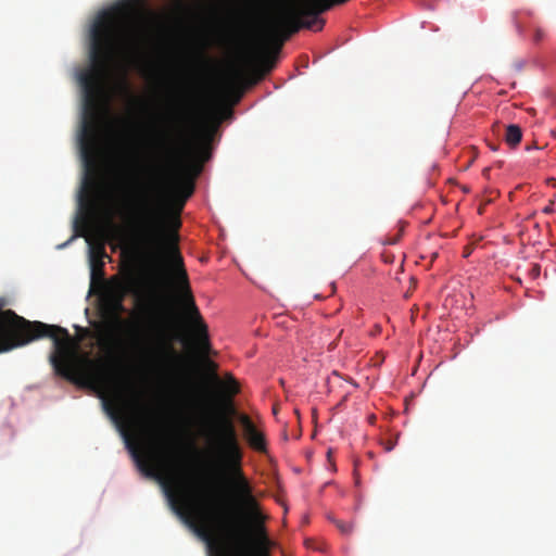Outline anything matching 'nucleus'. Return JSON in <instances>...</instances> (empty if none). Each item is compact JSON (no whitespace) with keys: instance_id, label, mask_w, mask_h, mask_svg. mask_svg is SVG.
Wrapping results in <instances>:
<instances>
[{"instance_id":"2eb2a0df","label":"nucleus","mask_w":556,"mask_h":556,"mask_svg":"<svg viewBox=\"0 0 556 556\" xmlns=\"http://www.w3.org/2000/svg\"><path fill=\"white\" fill-rule=\"evenodd\" d=\"M115 3L118 5L127 7V5H132V4H148L149 2H125V1H122V2H115Z\"/></svg>"},{"instance_id":"ddd939ff","label":"nucleus","mask_w":556,"mask_h":556,"mask_svg":"<svg viewBox=\"0 0 556 556\" xmlns=\"http://www.w3.org/2000/svg\"><path fill=\"white\" fill-rule=\"evenodd\" d=\"M401 235H402V230H400V231L397 232V235H395V236H393V237H388V238H386V240L383 241V243H384V244H390V245L395 244V243H397V242L400 241V239H401Z\"/></svg>"},{"instance_id":"1a4fd4ad","label":"nucleus","mask_w":556,"mask_h":556,"mask_svg":"<svg viewBox=\"0 0 556 556\" xmlns=\"http://www.w3.org/2000/svg\"><path fill=\"white\" fill-rule=\"evenodd\" d=\"M104 257H108V254L103 244H90L89 263L92 281H102L104 279Z\"/></svg>"},{"instance_id":"f8f14e48","label":"nucleus","mask_w":556,"mask_h":556,"mask_svg":"<svg viewBox=\"0 0 556 556\" xmlns=\"http://www.w3.org/2000/svg\"><path fill=\"white\" fill-rule=\"evenodd\" d=\"M545 38V33L541 28H535L533 31L532 40L534 43H540Z\"/></svg>"},{"instance_id":"7ed1b4c3","label":"nucleus","mask_w":556,"mask_h":556,"mask_svg":"<svg viewBox=\"0 0 556 556\" xmlns=\"http://www.w3.org/2000/svg\"><path fill=\"white\" fill-rule=\"evenodd\" d=\"M124 22L112 8L101 11L90 29V67L81 71L78 80L83 89L86 113L96 119L104 97L105 80L114 62Z\"/></svg>"},{"instance_id":"6ab92c4d","label":"nucleus","mask_w":556,"mask_h":556,"mask_svg":"<svg viewBox=\"0 0 556 556\" xmlns=\"http://www.w3.org/2000/svg\"><path fill=\"white\" fill-rule=\"evenodd\" d=\"M492 150H496V147L495 146H490Z\"/></svg>"},{"instance_id":"f257e3e1","label":"nucleus","mask_w":556,"mask_h":556,"mask_svg":"<svg viewBox=\"0 0 556 556\" xmlns=\"http://www.w3.org/2000/svg\"><path fill=\"white\" fill-rule=\"evenodd\" d=\"M193 108V93L189 87L185 88L166 114L164 127L156 132L147 184L127 216L142 260L150 265L172 262L175 300L193 326V346L206 356L211 351L208 329L195 305L178 248L180 213L194 192L188 161L194 155L202 161L210 159L208 144L214 131L202 128L198 142L191 144L189 130L194 121Z\"/></svg>"},{"instance_id":"4468645a","label":"nucleus","mask_w":556,"mask_h":556,"mask_svg":"<svg viewBox=\"0 0 556 556\" xmlns=\"http://www.w3.org/2000/svg\"><path fill=\"white\" fill-rule=\"evenodd\" d=\"M544 214H552L554 213V201L551 200L549 203L542 210Z\"/></svg>"},{"instance_id":"f03ea898","label":"nucleus","mask_w":556,"mask_h":556,"mask_svg":"<svg viewBox=\"0 0 556 556\" xmlns=\"http://www.w3.org/2000/svg\"><path fill=\"white\" fill-rule=\"evenodd\" d=\"M187 4L188 2H173ZM195 4H257L249 18V52L270 72L283 45L302 29L320 31V16L339 2H194Z\"/></svg>"},{"instance_id":"20e7f679","label":"nucleus","mask_w":556,"mask_h":556,"mask_svg":"<svg viewBox=\"0 0 556 556\" xmlns=\"http://www.w3.org/2000/svg\"><path fill=\"white\" fill-rule=\"evenodd\" d=\"M112 298L110 301L111 311L117 323H125L121 318V314L126 313L124 300L128 294L140 296L142 292V280L134 271L128 270L122 278L115 276L111 279Z\"/></svg>"},{"instance_id":"423d86ee","label":"nucleus","mask_w":556,"mask_h":556,"mask_svg":"<svg viewBox=\"0 0 556 556\" xmlns=\"http://www.w3.org/2000/svg\"><path fill=\"white\" fill-rule=\"evenodd\" d=\"M208 365L212 367V372L210 375L211 382L220 390V378L216 372V364L213 362H208ZM212 407L215 408L216 415L214 422L210 424V427L206 431L203 432L206 438V442L216 457L218 463L220 464V392L212 402Z\"/></svg>"},{"instance_id":"9d476101","label":"nucleus","mask_w":556,"mask_h":556,"mask_svg":"<svg viewBox=\"0 0 556 556\" xmlns=\"http://www.w3.org/2000/svg\"><path fill=\"white\" fill-rule=\"evenodd\" d=\"M522 138L521 128L518 125L511 124L506 127L505 141L510 147H516L520 143Z\"/></svg>"},{"instance_id":"9b49d317","label":"nucleus","mask_w":556,"mask_h":556,"mask_svg":"<svg viewBox=\"0 0 556 556\" xmlns=\"http://www.w3.org/2000/svg\"><path fill=\"white\" fill-rule=\"evenodd\" d=\"M337 527L344 534H350L353 530V525L350 522L338 521Z\"/></svg>"},{"instance_id":"6e6552de","label":"nucleus","mask_w":556,"mask_h":556,"mask_svg":"<svg viewBox=\"0 0 556 556\" xmlns=\"http://www.w3.org/2000/svg\"><path fill=\"white\" fill-rule=\"evenodd\" d=\"M239 421L243 428V433L250 447L256 452H266L267 444L265 435L257 430L251 418L248 415L242 414L239 417Z\"/></svg>"},{"instance_id":"0eeeda50","label":"nucleus","mask_w":556,"mask_h":556,"mask_svg":"<svg viewBox=\"0 0 556 556\" xmlns=\"http://www.w3.org/2000/svg\"><path fill=\"white\" fill-rule=\"evenodd\" d=\"M108 106L105 103V96L101 102V105L98 111V116L96 119H91V117L85 112L84 113V123H83V135H81V153L85 159V163L87 168L93 166V152L97 143V135H98V122L100 118V111L102 106ZM86 111V108L84 106Z\"/></svg>"},{"instance_id":"f3484780","label":"nucleus","mask_w":556,"mask_h":556,"mask_svg":"<svg viewBox=\"0 0 556 556\" xmlns=\"http://www.w3.org/2000/svg\"><path fill=\"white\" fill-rule=\"evenodd\" d=\"M156 25L162 30L166 29V25L163 22L156 21Z\"/></svg>"},{"instance_id":"39448f33","label":"nucleus","mask_w":556,"mask_h":556,"mask_svg":"<svg viewBox=\"0 0 556 556\" xmlns=\"http://www.w3.org/2000/svg\"><path fill=\"white\" fill-rule=\"evenodd\" d=\"M136 349L140 358L150 367L159 368L165 362L172 348L159 337H144V340L136 341Z\"/></svg>"},{"instance_id":"a211bd4d","label":"nucleus","mask_w":556,"mask_h":556,"mask_svg":"<svg viewBox=\"0 0 556 556\" xmlns=\"http://www.w3.org/2000/svg\"><path fill=\"white\" fill-rule=\"evenodd\" d=\"M122 85H123V88L125 90H128V85H127V81L125 79L123 80Z\"/></svg>"},{"instance_id":"dca6fc26","label":"nucleus","mask_w":556,"mask_h":556,"mask_svg":"<svg viewBox=\"0 0 556 556\" xmlns=\"http://www.w3.org/2000/svg\"><path fill=\"white\" fill-rule=\"evenodd\" d=\"M393 447H394V444H393V443H391V442H389V443H388V444H386V446H384V448H386V451H387V452L392 451V450H393Z\"/></svg>"}]
</instances>
